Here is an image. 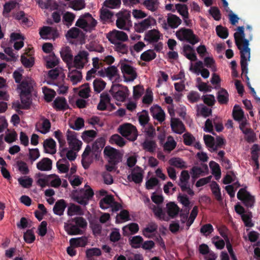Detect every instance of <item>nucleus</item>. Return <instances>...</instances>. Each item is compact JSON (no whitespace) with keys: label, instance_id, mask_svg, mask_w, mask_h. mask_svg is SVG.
<instances>
[{"label":"nucleus","instance_id":"c85d7f7f","mask_svg":"<svg viewBox=\"0 0 260 260\" xmlns=\"http://www.w3.org/2000/svg\"><path fill=\"white\" fill-rule=\"evenodd\" d=\"M37 168L42 171H49L52 169V161L48 158H43L37 163Z\"/></svg>","mask_w":260,"mask_h":260},{"label":"nucleus","instance_id":"dca6fc26","mask_svg":"<svg viewBox=\"0 0 260 260\" xmlns=\"http://www.w3.org/2000/svg\"><path fill=\"white\" fill-rule=\"evenodd\" d=\"M89 53L86 51H80L74 57L73 66L78 69H82L88 62Z\"/></svg>","mask_w":260,"mask_h":260},{"label":"nucleus","instance_id":"6e6d98bb","mask_svg":"<svg viewBox=\"0 0 260 260\" xmlns=\"http://www.w3.org/2000/svg\"><path fill=\"white\" fill-rule=\"evenodd\" d=\"M176 142L174 138L171 136H169L164 145V149L165 151L170 152L176 147Z\"/></svg>","mask_w":260,"mask_h":260},{"label":"nucleus","instance_id":"f257e3e1","mask_svg":"<svg viewBox=\"0 0 260 260\" xmlns=\"http://www.w3.org/2000/svg\"><path fill=\"white\" fill-rule=\"evenodd\" d=\"M247 28L249 29L250 34L248 39H245V35L244 31V26H239L237 28L238 31L234 35L235 43L240 53V65L242 70V74H245L246 78L247 85L251 90L254 96H256V92L254 88L252 87L249 81V78L247 76L248 68L247 61L250 60V48L249 47V41L252 39L251 34V27L248 25Z\"/></svg>","mask_w":260,"mask_h":260},{"label":"nucleus","instance_id":"b1692460","mask_svg":"<svg viewBox=\"0 0 260 260\" xmlns=\"http://www.w3.org/2000/svg\"><path fill=\"white\" fill-rule=\"evenodd\" d=\"M91 148L89 145H87L82 155V164L84 169H86L89 168L90 165L92 161V156L90 154Z\"/></svg>","mask_w":260,"mask_h":260},{"label":"nucleus","instance_id":"3c124183","mask_svg":"<svg viewBox=\"0 0 260 260\" xmlns=\"http://www.w3.org/2000/svg\"><path fill=\"white\" fill-rule=\"evenodd\" d=\"M124 42L118 43L115 44L114 49L120 55L127 54L128 52V46L124 43Z\"/></svg>","mask_w":260,"mask_h":260},{"label":"nucleus","instance_id":"774afa93","mask_svg":"<svg viewBox=\"0 0 260 260\" xmlns=\"http://www.w3.org/2000/svg\"><path fill=\"white\" fill-rule=\"evenodd\" d=\"M143 239L140 236H136L129 239L130 244L135 248H140L143 243Z\"/></svg>","mask_w":260,"mask_h":260},{"label":"nucleus","instance_id":"4468645a","mask_svg":"<svg viewBox=\"0 0 260 260\" xmlns=\"http://www.w3.org/2000/svg\"><path fill=\"white\" fill-rule=\"evenodd\" d=\"M67 140L71 149L76 151L80 150L82 143L77 139V133L74 131L70 130L67 131Z\"/></svg>","mask_w":260,"mask_h":260},{"label":"nucleus","instance_id":"5701e85b","mask_svg":"<svg viewBox=\"0 0 260 260\" xmlns=\"http://www.w3.org/2000/svg\"><path fill=\"white\" fill-rule=\"evenodd\" d=\"M150 111L153 118L159 122H162L165 119V113L162 108L158 105H153L150 109Z\"/></svg>","mask_w":260,"mask_h":260},{"label":"nucleus","instance_id":"bf43d9fd","mask_svg":"<svg viewBox=\"0 0 260 260\" xmlns=\"http://www.w3.org/2000/svg\"><path fill=\"white\" fill-rule=\"evenodd\" d=\"M96 135V132L94 130L85 131L82 134V138L85 142H89L95 138Z\"/></svg>","mask_w":260,"mask_h":260},{"label":"nucleus","instance_id":"2f4dec72","mask_svg":"<svg viewBox=\"0 0 260 260\" xmlns=\"http://www.w3.org/2000/svg\"><path fill=\"white\" fill-rule=\"evenodd\" d=\"M43 146L46 153L54 154L56 152V143L55 141L52 138L46 139L44 141Z\"/></svg>","mask_w":260,"mask_h":260},{"label":"nucleus","instance_id":"5fc2aeb1","mask_svg":"<svg viewBox=\"0 0 260 260\" xmlns=\"http://www.w3.org/2000/svg\"><path fill=\"white\" fill-rule=\"evenodd\" d=\"M19 184L23 188H29L32 186L33 180L28 176L21 177L18 179Z\"/></svg>","mask_w":260,"mask_h":260},{"label":"nucleus","instance_id":"4be33fe9","mask_svg":"<svg viewBox=\"0 0 260 260\" xmlns=\"http://www.w3.org/2000/svg\"><path fill=\"white\" fill-rule=\"evenodd\" d=\"M155 22V20L152 17H148L135 25V28L138 32H143L148 29Z\"/></svg>","mask_w":260,"mask_h":260},{"label":"nucleus","instance_id":"a878e982","mask_svg":"<svg viewBox=\"0 0 260 260\" xmlns=\"http://www.w3.org/2000/svg\"><path fill=\"white\" fill-rule=\"evenodd\" d=\"M157 229L158 225L156 223L154 222H149L143 229L142 231V234L146 238H151L153 237L154 233L156 232Z\"/></svg>","mask_w":260,"mask_h":260},{"label":"nucleus","instance_id":"4c0bfd02","mask_svg":"<svg viewBox=\"0 0 260 260\" xmlns=\"http://www.w3.org/2000/svg\"><path fill=\"white\" fill-rule=\"evenodd\" d=\"M229 93L228 91L221 88L217 92V99L220 104H227L229 101Z\"/></svg>","mask_w":260,"mask_h":260},{"label":"nucleus","instance_id":"de8ad7c7","mask_svg":"<svg viewBox=\"0 0 260 260\" xmlns=\"http://www.w3.org/2000/svg\"><path fill=\"white\" fill-rule=\"evenodd\" d=\"M149 208L152 210L153 213L156 217L160 219H163L164 220H166L165 219V214L163 212L161 208L159 207L158 205H155L154 204L150 205L149 206Z\"/></svg>","mask_w":260,"mask_h":260},{"label":"nucleus","instance_id":"412c9836","mask_svg":"<svg viewBox=\"0 0 260 260\" xmlns=\"http://www.w3.org/2000/svg\"><path fill=\"white\" fill-rule=\"evenodd\" d=\"M48 76L52 80H56L57 84L63 83L66 75L63 70L61 68H56L48 72Z\"/></svg>","mask_w":260,"mask_h":260},{"label":"nucleus","instance_id":"7c9ffc66","mask_svg":"<svg viewBox=\"0 0 260 260\" xmlns=\"http://www.w3.org/2000/svg\"><path fill=\"white\" fill-rule=\"evenodd\" d=\"M60 53L62 60L66 62L67 64L72 63L73 55L69 47L62 48L60 51Z\"/></svg>","mask_w":260,"mask_h":260},{"label":"nucleus","instance_id":"c03bdc74","mask_svg":"<svg viewBox=\"0 0 260 260\" xmlns=\"http://www.w3.org/2000/svg\"><path fill=\"white\" fill-rule=\"evenodd\" d=\"M204 140L206 145L209 148L210 151L214 152L216 151V148L215 146V140L214 137L208 135H204Z\"/></svg>","mask_w":260,"mask_h":260},{"label":"nucleus","instance_id":"6e6552de","mask_svg":"<svg viewBox=\"0 0 260 260\" xmlns=\"http://www.w3.org/2000/svg\"><path fill=\"white\" fill-rule=\"evenodd\" d=\"M110 92L116 100L120 102H123L129 95L127 87L120 84L113 85Z\"/></svg>","mask_w":260,"mask_h":260},{"label":"nucleus","instance_id":"0e129e2a","mask_svg":"<svg viewBox=\"0 0 260 260\" xmlns=\"http://www.w3.org/2000/svg\"><path fill=\"white\" fill-rule=\"evenodd\" d=\"M205 66L209 68L212 72H216L217 70L215 61L212 57H206L204 59Z\"/></svg>","mask_w":260,"mask_h":260},{"label":"nucleus","instance_id":"ea45409f","mask_svg":"<svg viewBox=\"0 0 260 260\" xmlns=\"http://www.w3.org/2000/svg\"><path fill=\"white\" fill-rule=\"evenodd\" d=\"M114 198L112 195H107L104 198L101 200L100 202V206L103 209H107L110 207L112 204L113 203Z\"/></svg>","mask_w":260,"mask_h":260},{"label":"nucleus","instance_id":"72a5a7b5","mask_svg":"<svg viewBox=\"0 0 260 260\" xmlns=\"http://www.w3.org/2000/svg\"><path fill=\"white\" fill-rule=\"evenodd\" d=\"M70 243L71 246L75 247H84L87 244V239L85 237L71 238Z\"/></svg>","mask_w":260,"mask_h":260},{"label":"nucleus","instance_id":"393cba45","mask_svg":"<svg viewBox=\"0 0 260 260\" xmlns=\"http://www.w3.org/2000/svg\"><path fill=\"white\" fill-rule=\"evenodd\" d=\"M171 127L174 133L181 134L185 132V128L183 122L178 118H171Z\"/></svg>","mask_w":260,"mask_h":260},{"label":"nucleus","instance_id":"bb28decb","mask_svg":"<svg viewBox=\"0 0 260 260\" xmlns=\"http://www.w3.org/2000/svg\"><path fill=\"white\" fill-rule=\"evenodd\" d=\"M105 73L106 76L111 80H114L115 82H118L120 77L117 68L114 66H110L105 69Z\"/></svg>","mask_w":260,"mask_h":260},{"label":"nucleus","instance_id":"680f3d73","mask_svg":"<svg viewBox=\"0 0 260 260\" xmlns=\"http://www.w3.org/2000/svg\"><path fill=\"white\" fill-rule=\"evenodd\" d=\"M42 123L39 131L42 134H45L48 133L50 129L51 123L50 121L45 118L41 119Z\"/></svg>","mask_w":260,"mask_h":260},{"label":"nucleus","instance_id":"473e14b6","mask_svg":"<svg viewBox=\"0 0 260 260\" xmlns=\"http://www.w3.org/2000/svg\"><path fill=\"white\" fill-rule=\"evenodd\" d=\"M53 104L54 108L58 110H66L69 107L66 99L63 97L56 98Z\"/></svg>","mask_w":260,"mask_h":260},{"label":"nucleus","instance_id":"f03ea898","mask_svg":"<svg viewBox=\"0 0 260 260\" xmlns=\"http://www.w3.org/2000/svg\"><path fill=\"white\" fill-rule=\"evenodd\" d=\"M87 225L86 220L82 217H77L73 219L70 222H65L64 229L69 235H81L83 234L82 229Z\"/></svg>","mask_w":260,"mask_h":260},{"label":"nucleus","instance_id":"9d476101","mask_svg":"<svg viewBox=\"0 0 260 260\" xmlns=\"http://www.w3.org/2000/svg\"><path fill=\"white\" fill-rule=\"evenodd\" d=\"M166 18V21H164L161 24L162 27L166 30L170 28H177L182 22L179 16L172 13L168 14Z\"/></svg>","mask_w":260,"mask_h":260},{"label":"nucleus","instance_id":"052dcab7","mask_svg":"<svg viewBox=\"0 0 260 260\" xmlns=\"http://www.w3.org/2000/svg\"><path fill=\"white\" fill-rule=\"evenodd\" d=\"M233 115L235 120L240 121L244 118V112L238 105H235L233 110Z\"/></svg>","mask_w":260,"mask_h":260},{"label":"nucleus","instance_id":"13d9d810","mask_svg":"<svg viewBox=\"0 0 260 260\" xmlns=\"http://www.w3.org/2000/svg\"><path fill=\"white\" fill-rule=\"evenodd\" d=\"M210 167L212 170V174L215 176L216 179H218L221 176V170L219 165L214 161H211L209 163Z\"/></svg>","mask_w":260,"mask_h":260},{"label":"nucleus","instance_id":"49530a36","mask_svg":"<svg viewBox=\"0 0 260 260\" xmlns=\"http://www.w3.org/2000/svg\"><path fill=\"white\" fill-rule=\"evenodd\" d=\"M83 212L79 206L74 204H71L68 209V214L69 216H73L75 215H82Z\"/></svg>","mask_w":260,"mask_h":260},{"label":"nucleus","instance_id":"603ef678","mask_svg":"<svg viewBox=\"0 0 260 260\" xmlns=\"http://www.w3.org/2000/svg\"><path fill=\"white\" fill-rule=\"evenodd\" d=\"M156 144L153 140H146L142 144V147L144 150L149 152H153L156 149Z\"/></svg>","mask_w":260,"mask_h":260},{"label":"nucleus","instance_id":"1a4fd4ad","mask_svg":"<svg viewBox=\"0 0 260 260\" xmlns=\"http://www.w3.org/2000/svg\"><path fill=\"white\" fill-rule=\"evenodd\" d=\"M106 38L112 44L128 40V37L125 32L116 29H113L107 34Z\"/></svg>","mask_w":260,"mask_h":260},{"label":"nucleus","instance_id":"58836bf2","mask_svg":"<svg viewBox=\"0 0 260 260\" xmlns=\"http://www.w3.org/2000/svg\"><path fill=\"white\" fill-rule=\"evenodd\" d=\"M68 76L74 85L79 82L82 78L81 72L76 70L70 72Z\"/></svg>","mask_w":260,"mask_h":260},{"label":"nucleus","instance_id":"79ce46f5","mask_svg":"<svg viewBox=\"0 0 260 260\" xmlns=\"http://www.w3.org/2000/svg\"><path fill=\"white\" fill-rule=\"evenodd\" d=\"M48 176L49 186L57 188L61 185V180L58 175L51 174Z\"/></svg>","mask_w":260,"mask_h":260},{"label":"nucleus","instance_id":"f3484780","mask_svg":"<svg viewBox=\"0 0 260 260\" xmlns=\"http://www.w3.org/2000/svg\"><path fill=\"white\" fill-rule=\"evenodd\" d=\"M121 70L123 74L124 81L125 82L133 81L137 77V74L135 69L129 64H121Z\"/></svg>","mask_w":260,"mask_h":260},{"label":"nucleus","instance_id":"a18cd8bd","mask_svg":"<svg viewBox=\"0 0 260 260\" xmlns=\"http://www.w3.org/2000/svg\"><path fill=\"white\" fill-rule=\"evenodd\" d=\"M69 7L76 11L81 10L85 7L84 0H72L70 2Z\"/></svg>","mask_w":260,"mask_h":260},{"label":"nucleus","instance_id":"69168bd1","mask_svg":"<svg viewBox=\"0 0 260 260\" xmlns=\"http://www.w3.org/2000/svg\"><path fill=\"white\" fill-rule=\"evenodd\" d=\"M106 82L101 79H96L93 82L94 90L97 92H101L105 87Z\"/></svg>","mask_w":260,"mask_h":260},{"label":"nucleus","instance_id":"e433bc0d","mask_svg":"<svg viewBox=\"0 0 260 260\" xmlns=\"http://www.w3.org/2000/svg\"><path fill=\"white\" fill-rule=\"evenodd\" d=\"M179 210L178 206L173 202H170L167 204V212L172 218L177 215Z\"/></svg>","mask_w":260,"mask_h":260},{"label":"nucleus","instance_id":"e2e57ef3","mask_svg":"<svg viewBox=\"0 0 260 260\" xmlns=\"http://www.w3.org/2000/svg\"><path fill=\"white\" fill-rule=\"evenodd\" d=\"M203 62L201 60L197 61L194 64H193V63L191 62L190 63L189 70L192 73L199 75H200V72H201V70L203 68Z\"/></svg>","mask_w":260,"mask_h":260},{"label":"nucleus","instance_id":"ddd939ff","mask_svg":"<svg viewBox=\"0 0 260 260\" xmlns=\"http://www.w3.org/2000/svg\"><path fill=\"white\" fill-rule=\"evenodd\" d=\"M237 198L242 201L245 206L251 208L255 203L254 197L248 192L245 188H241L237 193Z\"/></svg>","mask_w":260,"mask_h":260},{"label":"nucleus","instance_id":"7ed1b4c3","mask_svg":"<svg viewBox=\"0 0 260 260\" xmlns=\"http://www.w3.org/2000/svg\"><path fill=\"white\" fill-rule=\"evenodd\" d=\"M175 36L178 40L189 43L194 45L200 41L199 38L194 34L192 29L182 27L176 31Z\"/></svg>","mask_w":260,"mask_h":260},{"label":"nucleus","instance_id":"0eeeda50","mask_svg":"<svg viewBox=\"0 0 260 260\" xmlns=\"http://www.w3.org/2000/svg\"><path fill=\"white\" fill-rule=\"evenodd\" d=\"M117 131L123 137L131 141H135L138 137V131L136 126L129 123L119 125Z\"/></svg>","mask_w":260,"mask_h":260},{"label":"nucleus","instance_id":"2eb2a0df","mask_svg":"<svg viewBox=\"0 0 260 260\" xmlns=\"http://www.w3.org/2000/svg\"><path fill=\"white\" fill-rule=\"evenodd\" d=\"M177 12L182 16L184 24L188 27H190L192 25V22L189 18L188 7L185 4H175Z\"/></svg>","mask_w":260,"mask_h":260},{"label":"nucleus","instance_id":"37998d69","mask_svg":"<svg viewBox=\"0 0 260 260\" xmlns=\"http://www.w3.org/2000/svg\"><path fill=\"white\" fill-rule=\"evenodd\" d=\"M109 142L111 144H115L120 147L125 145V141L118 134L113 135L110 138Z\"/></svg>","mask_w":260,"mask_h":260},{"label":"nucleus","instance_id":"20e7f679","mask_svg":"<svg viewBox=\"0 0 260 260\" xmlns=\"http://www.w3.org/2000/svg\"><path fill=\"white\" fill-rule=\"evenodd\" d=\"M97 21L89 13H85L80 16L76 22V25L86 31H91L95 29Z\"/></svg>","mask_w":260,"mask_h":260},{"label":"nucleus","instance_id":"c9c22d12","mask_svg":"<svg viewBox=\"0 0 260 260\" xmlns=\"http://www.w3.org/2000/svg\"><path fill=\"white\" fill-rule=\"evenodd\" d=\"M208 170V167L207 165H203L202 167L194 166L192 167L191 170V174L192 177L193 178H197L201 175H203L205 172Z\"/></svg>","mask_w":260,"mask_h":260},{"label":"nucleus","instance_id":"f704fd0d","mask_svg":"<svg viewBox=\"0 0 260 260\" xmlns=\"http://www.w3.org/2000/svg\"><path fill=\"white\" fill-rule=\"evenodd\" d=\"M66 207L65 201L63 200H60L55 203L53 210L54 214L60 216L63 214Z\"/></svg>","mask_w":260,"mask_h":260},{"label":"nucleus","instance_id":"6ab92c4d","mask_svg":"<svg viewBox=\"0 0 260 260\" xmlns=\"http://www.w3.org/2000/svg\"><path fill=\"white\" fill-rule=\"evenodd\" d=\"M39 34L43 39H55L59 36L58 30L55 27L43 26L40 30Z\"/></svg>","mask_w":260,"mask_h":260},{"label":"nucleus","instance_id":"a19ab883","mask_svg":"<svg viewBox=\"0 0 260 260\" xmlns=\"http://www.w3.org/2000/svg\"><path fill=\"white\" fill-rule=\"evenodd\" d=\"M146 37L150 42H156L160 39V34L158 30L153 29L149 30Z\"/></svg>","mask_w":260,"mask_h":260},{"label":"nucleus","instance_id":"423d86ee","mask_svg":"<svg viewBox=\"0 0 260 260\" xmlns=\"http://www.w3.org/2000/svg\"><path fill=\"white\" fill-rule=\"evenodd\" d=\"M94 194L93 190L89 186L85 185L84 188L77 190L74 194V200L79 204L85 206Z\"/></svg>","mask_w":260,"mask_h":260},{"label":"nucleus","instance_id":"aec40b11","mask_svg":"<svg viewBox=\"0 0 260 260\" xmlns=\"http://www.w3.org/2000/svg\"><path fill=\"white\" fill-rule=\"evenodd\" d=\"M144 171L141 168L137 166L132 171L131 174L127 176V179L136 184L140 183L143 181Z\"/></svg>","mask_w":260,"mask_h":260},{"label":"nucleus","instance_id":"f8f14e48","mask_svg":"<svg viewBox=\"0 0 260 260\" xmlns=\"http://www.w3.org/2000/svg\"><path fill=\"white\" fill-rule=\"evenodd\" d=\"M189 178L190 176L188 171H182L180 174L178 185L182 191H185L189 195L192 196L194 194V191L190 188L188 184Z\"/></svg>","mask_w":260,"mask_h":260},{"label":"nucleus","instance_id":"9b49d317","mask_svg":"<svg viewBox=\"0 0 260 260\" xmlns=\"http://www.w3.org/2000/svg\"><path fill=\"white\" fill-rule=\"evenodd\" d=\"M104 153L109 163L117 164L121 161V154L118 150L114 148L107 146L104 149Z\"/></svg>","mask_w":260,"mask_h":260},{"label":"nucleus","instance_id":"cd10ccee","mask_svg":"<svg viewBox=\"0 0 260 260\" xmlns=\"http://www.w3.org/2000/svg\"><path fill=\"white\" fill-rule=\"evenodd\" d=\"M183 54L191 61L197 60V57L193 47L188 44H185L183 46Z\"/></svg>","mask_w":260,"mask_h":260},{"label":"nucleus","instance_id":"338daca9","mask_svg":"<svg viewBox=\"0 0 260 260\" xmlns=\"http://www.w3.org/2000/svg\"><path fill=\"white\" fill-rule=\"evenodd\" d=\"M14 18L20 22L22 24L27 25L28 19L26 16L25 13L22 11H19L14 14Z\"/></svg>","mask_w":260,"mask_h":260},{"label":"nucleus","instance_id":"a211bd4d","mask_svg":"<svg viewBox=\"0 0 260 260\" xmlns=\"http://www.w3.org/2000/svg\"><path fill=\"white\" fill-rule=\"evenodd\" d=\"M34 81L30 78L24 79L18 85L20 94H30L33 89Z\"/></svg>","mask_w":260,"mask_h":260},{"label":"nucleus","instance_id":"09e8293b","mask_svg":"<svg viewBox=\"0 0 260 260\" xmlns=\"http://www.w3.org/2000/svg\"><path fill=\"white\" fill-rule=\"evenodd\" d=\"M170 165L175 167L179 169L186 168L187 165L186 162L181 158L179 157L172 158L169 160Z\"/></svg>","mask_w":260,"mask_h":260},{"label":"nucleus","instance_id":"8fccbe9b","mask_svg":"<svg viewBox=\"0 0 260 260\" xmlns=\"http://www.w3.org/2000/svg\"><path fill=\"white\" fill-rule=\"evenodd\" d=\"M212 113V110L204 105L198 106L197 114L205 118L209 116Z\"/></svg>","mask_w":260,"mask_h":260},{"label":"nucleus","instance_id":"39448f33","mask_svg":"<svg viewBox=\"0 0 260 260\" xmlns=\"http://www.w3.org/2000/svg\"><path fill=\"white\" fill-rule=\"evenodd\" d=\"M117 19L116 25L117 28L124 30H129L132 24L131 20V13L127 10H121L116 14Z\"/></svg>","mask_w":260,"mask_h":260},{"label":"nucleus","instance_id":"864d4df0","mask_svg":"<svg viewBox=\"0 0 260 260\" xmlns=\"http://www.w3.org/2000/svg\"><path fill=\"white\" fill-rule=\"evenodd\" d=\"M144 6L149 10L154 12L158 7V0H145L143 2Z\"/></svg>","mask_w":260,"mask_h":260},{"label":"nucleus","instance_id":"c756f323","mask_svg":"<svg viewBox=\"0 0 260 260\" xmlns=\"http://www.w3.org/2000/svg\"><path fill=\"white\" fill-rule=\"evenodd\" d=\"M46 61V66L48 69L52 68L58 63V59L53 53H51L44 57Z\"/></svg>","mask_w":260,"mask_h":260},{"label":"nucleus","instance_id":"4d7b16f0","mask_svg":"<svg viewBox=\"0 0 260 260\" xmlns=\"http://www.w3.org/2000/svg\"><path fill=\"white\" fill-rule=\"evenodd\" d=\"M156 53L153 50H148L141 55V60L145 61H150L156 57Z\"/></svg>","mask_w":260,"mask_h":260}]
</instances>
